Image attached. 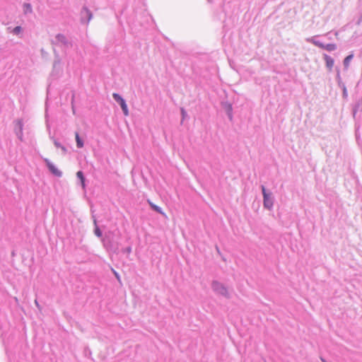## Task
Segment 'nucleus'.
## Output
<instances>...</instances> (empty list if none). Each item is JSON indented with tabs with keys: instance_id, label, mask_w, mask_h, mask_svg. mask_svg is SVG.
<instances>
[{
	"instance_id": "f03ea898",
	"label": "nucleus",
	"mask_w": 362,
	"mask_h": 362,
	"mask_svg": "<svg viewBox=\"0 0 362 362\" xmlns=\"http://www.w3.org/2000/svg\"><path fill=\"white\" fill-rule=\"evenodd\" d=\"M212 290L218 295L222 296L226 298H230L229 292L227 288L218 281H213L211 283Z\"/></svg>"
},
{
	"instance_id": "6ab92c4d",
	"label": "nucleus",
	"mask_w": 362,
	"mask_h": 362,
	"mask_svg": "<svg viewBox=\"0 0 362 362\" xmlns=\"http://www.w3.org/2000/svg\"><path fill=\"white\" fill-rule=\"evenodd\" d=\"M122 252L123 253H127V254H129L132 252V247H127L125 248H123L122 250Z\"/></svg>"
},
{
	"instance_id": "f8f14e48",
	"label": "nucleus",
	"mask_w": 362,
	"mask_h": 362,
	"mask_svg": "<svg viewBox=\"0 0 362 362\" xmlns=\"http://www.w3.org/2000/svg\"><path fill=\"white\" fill-rule=\"evenodd\" d=\"M318 45L320 47L325 49L329 52L333 51L336 49V45H334V44H327V45L319 44Z\"/></svg>"
},
{
	"instance_id": "4468645a",
	"label": "nucleus",
	"mask_w": 362,
	"mask_h": 362,
	"mask_svg": "<svg viewBox=\"0 0 362 362\" xmlns=\"http://www.w3.org/2000/svg\"><path fill=\"white\" fill-rule=\"evenodd\" d=\"M75 137H76V146L78 148H81L82 147H83V139L80 137L79 134L78 132H76L75 133Z\"/></svg>"
},
{
	"instance_id": "7ed1b4c3",
	"label": "nucleus",
	"mask_w": 362,
	"mask_h": 362,
	"mask_svg": "<svg viewBox=\"0 0 362 362\" xmlns=\"http://www.w3.org/2000/svg\"><path fill=\"white\" fill-rule=\"evenodd\" d=\"M112 98L120 105L124 115L128 116L129 110L125 100L119 93H116L112 94Z\"/></svg>"
},
{
	"instance_id": "2eb2a0df",
	"label": "nucleus",
	"mask_w": 362,
	"mask_h": 362,
	"mask_svg": "<svg viewBox=\"0 0 362 362\" xmlns=\"http://www.w3.org/2000/svg\"><path fill=\"white\" fill-rule=\"evenodd\" d=\"M54 144L56 148H61L64 154L66 153V148L63 146L58 140L54 139Z\"/></svg>"
},
{
	"instance_id": "ddd939ff",
	"label": "nucleus",
	"mask_w": 362,
	"mask_h": 362,
	"mask_svg": "<svg viewBox=\"0 0 362 362\" xmlns=\"http://www.w3.org/2000/svg\"><path fill=\"white\" fill-rule=\"evenodd\" d=\"M23 13L26 14L31 13L33 12L32 6L30 3H24L23 6Z\"/></svg>"
},
{
	"instance_id": "412c9836",
	"label": "nucleus",
	"mask_w": 362,
	"mask_h": 362,
	"mask_svg": "<svg viewBox=\"0 0 362 362\" xmlns=\"http://www.w3.org/2000/svg\"><path fill=\"white\" fill-rule=\"evenodd\" d=\"M114 274H115V275L116 278H117V279H119V276L118 273H117V272H116L115 271H114Z\"/></svg>"
},
{
	"instance_id": "1a4fd4ad",
	"label": "nucleus",
	"mask_w": 362,
	"mask_h": 362,
	"mask_svg": "<svg viewBox=\"0 0 362 362\" xmlns=\"http://www.w3.org/2000/svg\"><path fill=\"white\" fill-rule=\"evenodd\" d=\"M76 176L78 177V179L80 180V182H81V185L82 186L83 188H85V181H86V177L84 176V174L81 171V170H79L76 173Z\"/></svg>"
},
{
	"instance_id": "9b49d317",
	"label": "nucleus",
	"mask_w": 362,
	"mask_h": 362,
	"mask_svg": "<svg viewBox=\"0 0 362 362\" xmlns=\"http://www.w3.org/2000/svg\"><path fill=\"white\" fill-rule=\"evenodd\" d=\"M93 223H94V234L98 237V238H101L103 236V233H102V230L100 229L99 226H98L97 224V221L95 218H94L93 220Z\"/></svg>"
},
{
	"instance_id": "f3484780",
	"label": "nucleus",
	"mask_w": 362,
	"mask_h": 362,
	"mask_svg": "<svg viewBox=\"0 0 362 362\" xmlns=\"http://www.w3.org/2000/svg\"><path fill=\"white\" fill-rule=\"evenodd\" d=\"M353 58V54H350L349 56H347L344 60V65L346 68H348L349 66V63H350V61L351 60V59Z\"/></svg>"
},
{
	"instance_id": "f257e3e1",
	"label": "nucleus",
	"mask_w": 362,
	"mask_h": 362,
	"mask_svg": "<svg viewBox=\"0 0 362 362\" xmlns=\"http://www.w3.org/2000/svg\"><path fill=\"white\" fill-rule=\"evenodd\" d=\"M51 44L54 47L53 52L54 54V60L53 63V70L55 71L58 69V66L60 65L62 61L55 47L61 48L64 54H66V51L73 47L74 42L71 37H69L64 34L59 33L51 40Z\"/></svg>"
},
{
	"instance_id": "a211bd4d",
	"label": "nucleus",
	"mask_w": 362,
	"mask_h": 362,
	"mask_svg": "<svg viewBox=\"0 0 362 362\" xmlns=\"http://www.w3.org/2000/svg\"><path fill=\"white\" fill-rule=\"evenodd\" d=\"M22 30H23V29H22L21 26H16L12 30L11 33L13 35H18L21 33Z\"/></svg>"
},
{
	"instance_id": "5701e85b",
	"label": "nucleus",
	"mask_w": 362,
	"mask_h": 362,
	"mask_svg": "<svg viewBox=\"0 0 362 362\" xmlns=\"http://www.w3.org/2000/svg\"><path fill=\"white\" fill-rule=\"evenodd\" d=\"M322 362H327L325 360L322 358Z\"/></svg>"
},
{
	"instance_id": "6e6552de",
	"label": "nucleus",
	"mask_w": 362,
	"mask_h": 362,
	"mask_svg": "<svg viewBox=\"0 0 362 362\" xmlns=\"http://www.w3.org/2000/svg\"><path fill=\"white\" fill-rule=\"evenodd\" d=\"M262 192H263V195H264V206L268 208V209H270L272 206V205H273V202H272V198L270 197L269 194H268L266 192L264 187H262Z\"/></svg>"
},
{
	"instance_id": "4be33fe9",
	"label": "nucleus",
	"mask_w": 362,
	"mask_h": 362,
	"mask_svg": "<svg viewBox=\"0 0 362 362\" xmlns=\"http://www.w3.org/2000/svg\"><path fill=\"white\" fill-rule=\"evenodd\" d=\"M35 304L37 307L39 306L38 302L37 300H35Z\"/></svg>"
},
{
	"instance_id": "dca6fc26",
	"label": "nucleus",
	"mask_w": 362,
	"mask_h": 362,
	"mask_svg": "<svg viewBox=\"0 0 362 362\" xmlns=\"http://www.w3.org/2000/svg\"><path fill=\"white\" fill-rule=\"evenodd\" d=\"M148 203H149V205H150L151 208L153 211H156V212H157V213H158V214H164L163 211H162V209H161L160 206H157V205L154 204L153 203H152V202H150V201H148Z\"/></svg>"
},
{
	"instance_id": "20e7f679",
	"label": "nucleus",
	"mask_w": 362,
	"mask_h": 362,
	"mask_svg": "<svg viewBox=\"0 0 362 362\" xmlns=\"http://www.w3.org/2000/svg\"><path fill=\"white\" fill-rule=\"evenodd\" d=\"M44 162L51 173L58 177H61L62 176V171L58 170L48 158H44Z\"/></svg>"
},
{
	"instance_id": "9d476101",
	"label": "nucleus",
	"mask_w": 362,
	"mask_h": 362,
	"mask_svg": "<svg viewBox=\"0 0 362 362\" xmlns=\"http://www.w3.org/2000/svg\"><path fill=\"white\" fill-rule=\"evenodd\" d=\"M324 58L326 62V66L329 70H332L334 66V59L328 55H325Z\"/></svg>"
},
{
	"instance_id": "423d86ee",
	"label": "nucleus",
	"mask_w": 362,
	"mask_h": 362,
	"mask_svg": "<svg viewBox=\"0 0 362 362\" xmlns=\"http://www.w3.org/2000/svg\"><path fill=\"white\" fill-rule=\"evenodd\" d=\"M221 107L223 109V110L225 111V112L226 113L228 119L230 120H232V119H233V113H232L233 107H232L231 103H230L228 101H222Z\"/></svg>"
},
{
	"instance_id": "aec40b11",
	"label": "nucleus",
	"mask_w": 362,
	"mask_h": 362,
	"mask_svg": "<svg viewBox=\"0 0 362 362\" xmlns=\"http://www.w3.org/2000/svg\"><path fill=\"white\" fill-rule=\"evenodd\" d=\"M180 111H181V115H182V119H185V117H187V112H186V111L185 110L184 108H181Z\"/></svg>"
},
{
	"instance_id": "39448f33",
	"label": "nucleus",
	"mask_w": 362,
	"mask_h": 362,
	"mask_svg": "<svg viewBox=\"0 0 362 362\" xmlns=\"http://www.w3.org/2000/svg\"><path fill=\"white\" fill-rule=\"evenodd\" d=\"M93 14L87 7H83L81 11V21L83 23H88L92 18Z\"/></svg>"
},
{
	"instance_id": "0eeeda50",
	"label": "nucleus",
	"mask_w": 362,
	"mask_h": 362,
	"mask_svg": "<svg viewBox=\"0 0 362 362\" xmlns=\"http://www.w3.org/2000/svg\"><path fill=\"white\" fill-rule=\"evenodd\" d=\"M23 122L21 120L18 119L16 121L15 124V133L17 136V137L22 141L23 140Z\"/></svg>"
}]
</instances>
